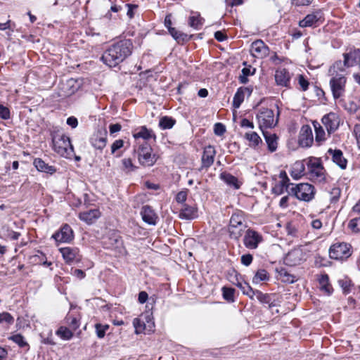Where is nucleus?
Instances as JSON below:
<instances>
[{"instance_id":"bf43d9fd","label":"nucleus","mask_w":360,"mask_h":360,"mask_svg":"<svg viewBox=\"0 0 360 360\" xmlns=\"http://www.w3.org/2000/svg\"><path fill=\"white\" fill-rule=\"evenodd\" d=\"M0 118L7 120L11 118V112L8 108L0 104Z\"/></svg>"},{"instance_id":"1a4fd4ad","label":"nucleus","mask_w":360,"mask_h":360,"mask_svg":"<svg viewBox=\"0 0 360 360\" xmlns=\"http://www.w3.org/2000/svg\"><path fill=\"white\" fill-rule=\"evenodd\" d=\"M307 259V252L302 247H298L290 250L284 258L286 265L294 266L300 264Z\"/></svg>"},{"instance_id":"774afa93","label":"nucleus","mask_w":360,"mask_h":360,"mask_svg":"<svg viewBox=\"0 0 360 360\" xmlns=\"http://www.w3.org/2000/svg\"><path fill=\"white\" fill-rule=\"evenodd\" d=\"M122 126L121 124L116 123V124H111L109 126V131L111 134L118 132L121 130Z\"/></svg>"},{"instance_id":"6e6d98bb","label":"nucleus","mask_w":360,"mask_h":360,"mask_svg":"<svg viewBox=\"0 0 360 360\" xmlns=\"http://www.w3.org/2000/svg\"><path fill=\"white\" fill-rule=\"evenodd\" d=\"M96 332L98 338H103L105 336V331L108 329V325H102L100 323H97L95 326Z\"/></svg>"},{"instance_id":"c756f323","label":"nucleus","mask_w":360,"mask_h":360,"mask_svg":"<svg viewBox=\"0 0 360 360\" xmlns=\"http://www.w3.org/2000/svg\"><path fill=\"white\" fill-rule=\"evenodd\" d=\"M33 164L37 169L39 172H43L51 174L56 172V169L53 166L49 165L40 158H36L34 160Z\"/></svg>"},{"instance_id":"9d476101","label":"nucleus","mask_w":360,"mask_h":360,"mask_svg":"<svg viewBox=\"0 0 360 360\" xmlns=\"http://www.w3.org/2000/svg\"><path fill=\"white\" fill-rule=\"evenodd\" d=\"M262 240V236L259 232L250 228L245 231L243 237V244L248 249H257Z\"/></svg>"},{"instance_id":"5701e85b","label":"nucleus","mask_w":360,"mask_h":360,"mask_svg":"<svg viewBox=\"0 0 360 360\" xmlns=\"http://www.w3.org/2000/svg\"><path fill=\"white\" fill-rule=\"evenodd\" d=\"M133 137L137 141L139 139H143V141L155 138V135L153 130L148 129L146 126H141L134 130L133 132Z\"/></svg>"},{"instance_id":"a18cd8bd","label":"nucleus","mask_w":360,"mask_h":360,"mask_svg":"<svg viewBox=\"0 0 360 360\" xmlns=\"http://www.w3.org/2000/svg\"><path fill=\"white\" fill-rule=\"evenodd\" d=\"M269 278V276L267 271L264 269H259L256 272L255 276L253 277L252 283L257 284L261 281H267Z\"/></svg>"},{"instance_id":"ea45409f","label":"nucleus","mask_w":360,"mask_h":360,"mask_svg":"<svg viewBox=\"0 0 360 360\" xmlns=\"http://www.w3.org/2000/svg\"><path fill=\"white\" fill-rule=\"evenodd\" d=\"M56 335L65 340H70L73 336L72 330L65 326H60L56 331Z\"/></svg>"},{"instance_id":"603ef678","label":"nucleus","mask_w":360,"mask_h":360,"mask_svg":"<svg viewBox=\"0 0 360 360\" xmlns=\"http://www.w3.org/2000/svg\"><path fill=\"white\" fill-rule=\"evenodd\" d=\"M223 292V297L229 301V302H233L234 301V292L235 290L231 288H226L224 287L222 288Z\"/></svg>"},{"instance_id":"69168bd1","label":"nucleus","mask_w":360,"mask_h":360,"mask_svg":"<svg viewBox=\"0 0 360 360\" xmlns=\"http://www.w3.org/2000/svg\"><path fill=\"white\" fill-rule=\"evenodd\" d=\"M187 192L181 191L179 192L176 196V200L179 203H183L186 200Z\"/></svg>"},{"instance_id":"4468645a","label":"nucleus","mask_w":360,"mask_h":360,"mask_svg":"<svg viewBox=\"0 0 360 360\" xmlns=\"http://www.w3.org/2000/svg\"><path fill=\"white\" fill-rule=\"evenodd\" d=\"M323 22V13L320 11H315L305 16V18L299 22L301 27H316Z\"/></svg>"},{"instance_id":"f3484780","label":"nucleus","mask_w":360,"mask_h":360,"mask_svg":"<svg viewBox=\"0 0 360 360\" xmlns=\"http://www.w3.org/2000/svg\"><path fill=\"white\" fill-rule=\"evenodd\" d=\"M165 26L167 28L169 33L178 42L181 43L188 39V35L173 27L172 22V14L166 15L164 22Z\"/></svg>"},{"instance_id":"473e14b6","label":"nucleus","mask_w":360,"mask_h":360,"mask_svg":"<svg viewBox=\"0 0 360 360\" xmlns=\"http://www.w3.org/2000/svg\"><path fill=\"white\" fill-rule=\"evenodd\" d=\"M105 244L108 248L120 249L122 248V240L119 235L113 233L108 238Z\"/></svg>"},{"instance_id":"58836bf2","label":"nucleus","mask_w":360,"mask_h":360,"mask_svg":"<svg viewBox=\"0 0 360 360\" xmlns=\"http://www.w3.org/2000/svg\"><path fill=\"white\" fill-rule=\"evenodd\" d=\"M313 124H314L315 134H316V137H315L316 141L318 143H321V142L325 141L326 140V133H325V131L323 129V127L317 122H314Z\"/></svg>"},{"instance_id":"a19ab883","label":"nucleus","mask_w":360,"mask_h":360,"mask_svg":"<svg viewBox=\"0 0 360 360\" xmlns=\"http://www.w3.org/2000/svg\"><path fill=\"white\" fill-rule=\"evenodd\" d=\"M176 120L167 116H164L160 118L159 126L162 129H169L173 127L175 124Z\"/></svg>"},{"instance_id":"72a5a7b5","label":"nucleus","mask_w":360,"mask_h":360,"mask_svg":"<svg viewBox=\"0 0 360 360\" xmlns=\"http://www.w3.org/2000/svg\"><path fill=\"white\" fill-rule=\"evenodd\" d=\"M320 288L327 295H330L333 292V288L329 283V278L328 275H322L319 278Z\"/></svg>"},{"instance_id":"20e7f679","label":"nucleus","mask_w":360,"mask_h":360,"mask_svg":"<svg viewBox=\"0 0 360 360\" xmlns=\"http://www.w3.org/2000/svg\"><path fill=\"white\" fill-rule=\"evenodd\" d=\"M329 74L331 77L330 79V87L334 99L337 100L343 96L345 92V86L347 79L345 72H341L336 69L332 71V66L329 69Z\"/></svg>"},{"instance_id":"0e129e2a","label":"nucleus","mask_w":360,"mask_h":360,"mask_svg":"<svg viewBox=\"0 0 360 360\" xmlns=\"http://www.w3.org/2000/svg\"><path fill=\"white\" fill-rule=\"evenodd\" d=\"M241 263L248 266H249L253 259L252 255L251 254H245L241 256Z\"/></svg>"},{"instance_id":"412c9836","label":"nucleus","mask_w":360,"mask_h":360,"mask_svg":"<svg viewBox=\"0 0 360 360\" xmlns=\"http://www.w3.org/2000/svg\"><path fill=\"white\" fill-rule=\"evenodd\" d=\"M91 144L98 150L103 149L107 143V131H98L94 133L90 139Z\"/></svg>"},{"instance_id":"c85d7f7f","label":"nucleus","mask_w":360,"mask_h":360,"mask_svg":"<svg viewBox=\"0 0 360 360\" xmlns=\"http://www.w3.org/2000/svg\"><path fill=\"white\" fill-rule=\"evenodd\" d=\"M100 216V212L98 210H90L86 212H81L79 215L82 221L86 222L89 224L94 223Z\"/></svg>"},{"instance_id":"39448f33","label":"nucleus","mask_w":360,"mask_h":360,"mask_svg":"<svg viewBox=\"0 0 360 360\" xmlns=\"http://www.w3.org/2000/svg\"><path fill=\"white\" fill-rule=\"evenodd\" d=\"M309 178L316 182L325 179V169L319 158L310 157L304 160Z\"/></svg>"},{"instance_id":"2eb2a0df","label":"nucleus","mask_w":360,"mask_h":360,"mask_svg":"<svg viewBox=\"0 0 360 360\" xmlns=\"http://www.w3.org/2000/svg\"><path fill=\"white\" fill-rule=\"evenodd\" d=\"M52 238L56 243H70L74 238L73 231L68 224H65L52 236Z\"/></svg>"},{"instance_id":"f03ea898","label":"nucleus","mask_w":360,"mask_h":360,"mask_svg":"<svg viewBox=\"0 0 360 360\" xmlns=\"http://www.w3.org/2000/svg\"><path fill=\"white\" fill-rule=\"evenodd\" d=\"M51 136L53 150L61 157L71 158L74 155V148L70 139L58 129L52 130Z\"/></svg>"},{"instance_id":"79ce46f5","label":"nucleus","mask_w":360,"mask_h":360,"mask_svg":"<svg viewBox=\"0 0 360 360\" xmlns=\"http://www.w3.org/2000/svg\"><path fill=\"white\" fill-rule=\"evenodd\" d=\"M144 320L141 319L140 317L136 318L133 320V326L135 328L136 333L139 334L143 331H148V326H146Z\"/></svg>"},{"instance_id":"ddd939ff","label":"nucleus","mask_w":360,"mask_h":360,"mask_svg":"<svg viewBox=\"0 0 360 360\" xmlns=\"http://www.w3.org/2000/svg\"><path fill=\"white\" fill-rule=\"evenodd\" d=\"M278 177L280 180L272 188V193L277 195L283 194L285 191L288 193L292 184L289 183L290 179L285 171H281Z\"/></svg>"},{"instance_id":"f704fd0d","label":"nucleus","mask_w":360,"mask_h":360,"mask_svg":"<svg viewBox=\"0 0 360 360\" xmlns=\"http://www.w3.org/2000/svg\"><path fill=\"white\" fill-rule=\"evenodd\" d=\"M245 138L249 141V146L250 147H256L260 143H262L261 138L255 131L246 132L245 134Z\"/></svg>"},{"instance_id":"13d9d810","label":"nucleus","mask_w":360,"mask_h":360,"mask_svg":"<svg viewBox=\"0 0 360 360\" xmlns=\"http://www.w3.org/2000/svg\"><path fill=\"white\" fill-rule=\"evenodd\" d=\"M4 322L8 325L13 324L14 318L8 312L1 313L0 314V323Z\"/></svg>"},{"instance_id":"b1692460","label":"nucleus","mask_w":360,"mask_h":360,"mask_svg":"<svg viewBox=\"0 0 360 360\" xmlns=\"http://www.w3.org/2000/svg\"><path fill=\"white\" fill-rule=\"evenodd\" d=\"M141 214L143 220L150 224V225H155L156 224V219H158V217L153 210L148 205H144L143 206Z\"/></svg>"},{"instance_id":"aec40b11","label":"nucleus","mask_w":360,"mask_h":360,"mask_svg":"<svg viewBox=\"0 0 360 360\" xmlns=\"http://www.w3.org/2000/svg\"><path fill=\"white\" fill-rule=\"evenodd\" d=\"M314 141L311 128L309 125H304L300 130L299 143L303 147L311 146Z\"/></svg>"},{"instance_id":"0eeeda50","label":"nucleus","mask_w":360,"mask_h":360,"mask_svg":"<svg viewBox=\"0 0 360 360\" xmlns=\"http://www.w3.org/2000/svg\"><path fill=\"white\" fill-rule=\"evenodd\" d=\"M360 57L359 49H350L343 53L344 60L336 61L332 66V71L339 70L341 72H346V68L354 67L358 64Z\"/></svg>"},{"instance_id":"cd10ccee","label":"nucleus","mask_w":360,"mask_h":360,"mask_svg":"<svg viewBox=\"0 0 360 360\" xmlns=\"http://www.w3.org/2000/svg\"><path fill=\"white\" fill-rule=\"evenodd\" d=\"M198 217V209L195 207L184 205L179 213V217L185 219H193Z\"/></svg>"},{"instance_id":"e2e57ef3","label":"nucleus","mask_w":360,"mask_h":360,"mask_svg":"<svg viewBox=\"0 0 360 360\" xmlns=\"http://www.w3.org/2000/svg\"><path fill=\"white\" fill-rule=\"evenodd\" d=\"M214 131L216 135L221 136L226 131L225 126L221 123H216L214 127Z\"/></svg>"},{"instance_id":"49530a36","label":"nucleus","mask_w":360,"mask_h":360,"mask_svg":"<svg viewBox=\"0 0 360 360\" xmlns=\"http://www.w3.org/2000/svg\"><path fill=\"white\" fill-rule=\"evenodd\" d=\"M279 275L281 281L285 283H293L297 281L294 275L289 274L286 270L283 269L279 271Z\"/></svg>"},{"instance_id":"052dcab7","label":"nucleus","mask_w":360,"mask_h":360,"mask_svg":"<svg viewBox=\"0 0 360 360\" xmlns=\"http://www.w3.org/2000/svg\"><path fill=\"white\" fill-rule=\"evenodd\" d=\"M122 162L124 169L128 172L134 171L136 169V167L134 165L130 158H124Z\"/></svg>"},{"instance_id":"7ed1b4c3","label":"nucleus","mask_w":360,"mask_h":360,"mask_svg":"<svg viewBox=\"0 0 360 360\" xmlns=\"http://www.w3.org/2000/svg\"><path fill=\"white\" fill-rule=\"evenodd\" d=\"M134 152L137 155L139 162L143 167H151L158 160V156L147 141H136Z\"/></svg>"},{"instance_id":"a211bd4d","label":"nucleus","mask_w":360,"mask_h":360,"mask_svg":"<svg viewBox=\"0 0 360 360\" xmlns=\"http://www.w3.org/2000/svg\"><path fill=\"white\" fill-rule=\"evenodd\" d=\"M63 258L67 264H71L74 262H79L81 259L79 250L77 248L65 247L59 249Z\"/></svg>"},{"instance_id":"bb28decb","label":"nucleus","mask_w":360,"mask_h":360,"mask_svg":"<svg viewBox=\"0 0 360 360\" xmlns=\"http://www.w3.org/2000/svg\"><path fill=\"white\" fill-rule=\"evenodd\" d=\"M265 141L267 144L268 150L273 153L276 150L278 147V136L275 134L262 131Z\"/></svg>"},{"instance_id":"dca6fc26","label":"nucleus","mask_w":360,"mask_h":360,"mask_svg":"<svg viewBox=\"0 0 360 360\" xmlns=\"http://www.w3.org/2000/svg\"><path fill=\"white\" fill-rule=\"evenodd\" d=\"M250 52L255 58H264L269 55V49L262 40L257 39L252 43Z\"/></svg>"},{"instance_id":"c9c22d12","label":"nucleus","mask_w":360,"mask_h":360,"mask_svg":"<svg viewBox=\"0 0 360 360\" xmlns=\"http://www.w3.org/2000/svg\"><path fill=\"white\" fill-rule=\"evenodd\" d=\"M248 90V89L247 88H245V89H243L242 88L238 89V91L234 95L233 100V106L235 108H238L241 103L243 102L245 98L244 91Z\"/></svg>"},{"instance_id":"338daca9","label":"nucleus","mask_w":360,"mask_h":360,"mask_svg":"<svg viewBox=\"0 0 360 360\" xmlns=\"http://www.w3.org/2000/svg\"><path fill=\"white\" fill-rule=\"evenodd\" d=\"M359 107L357 104H356L354 102H349L348 104L346 105L345 109L349 112V113H355Z\"/></svg>"},{"instance_id":"8fccbe9b","label":"nucleus","mask_w":360,"mask_h":360,"mask_svg":"<svg viewBox=\"0 0 360 360\" xmlns=\"http://www.w3.org/2000/svg\"><path fill=\"white\" fill-rule=\"evenodd\" d=\"M254 297H255L261 303L270 304V296L267 294L262 292L259 290H255Z\"/></svg>"},{"instance_id":"5fc2aeb1","label":"nucleus","mask_w":360,"mask_h":360,"mask_svg":"<svg viewBox=\"0 0 360 360\" xmlns=\"http://www.w3.org/2000/svg\"><path fill=\"white\" fill-rule=\"evenodd\" d=\"M11 340L18 345L20 347L27 346V343L25 342L24 337L20 334H16L10 338Z\"/></svg>"},{"instance_id":"c03bdc74","label":"nucleus","mask_w":360,"mask_h":360,"mask_svg":"<svg viewBox=\"0 0 360 360\" xmlns=\"http://www.w3.org/2000/svg\"><path fill=\"white\" fill-rule=\"evenodd\" d=\"M203 21L200 15H193L189 18L188 25L195 30H200L203 25Z\"/></svg>"},{"instance_id":"37998d69","label":"nucleus","mask_w":360,"mask_h":360,"mask_svg":"<svg viewBox=\"0 0 360 360\" xmlns=\"http://www.w3.org/2000/svg\"><path fill=\"white\" fill-rule=\"evenodd\" d=\"M141 319L144 320L146 326H148V331L153 330L155 327V323L153 321V313L150 311H146V313L142 314L140 316Z\"/></svg>"},{"instance_id":"4c0bfd02","label":"nucleus","mask_w":360,"mask_h":360,"mask_svg":"<svg viewBox=\"0 0 360 360\" xmlns=\"http://www.w3.org/2000/svg\"><path fill=\"white\" fill-rule=\"evenodd\" d=\"M247 227H240L238 226H229V232L230 237L235 240H238L243 233H245Z\"/></svg>"},{"instance_id":"4d7b16f0","label":"nucleus","mask_w":360,"mask_h":360,"mask_svg":"<svg viewBox=\"0 0 360 360\" xmlns=\"http://www.w3.org/2000/svg\"><path fill=\"white\" fill-rule=\"evenodd\" d=\"M124 141L122 139L115 140L110 146L111 154H115L117 150L124 146Z\"/></svg>"},{"instance_id":"423d86ee","label":"nucleus","mask_w":360,"mask_h":360,"mask_svg":"<svg viewBox=\"0 0 360 360\" xmlns=\"http://www.w3.org/2000/svg\"><path fill=\"white\" fill-rule=\"evenodd\" d=\"M288 194L295 196L300 200L309 202L314 198L315 188L311 184L307 183L292 184Z\"/></svg>"},{"instance_id":"6ab92c4d","label":"nucleus","mask_w":360,"mask_h":360,"mask_svg":"<svg viewBox=\"0 0 360 360\" xmlns=\"http://www.w3.org/2000/svg\"><path fill=\"white\" fill-rule=\"evenodd\" d=\"M215 155L216 150L214 146L209 145L204 148L201 158V169H207L212 165Z\"/></svg>"},{"instance_id":"e433bc0d","label":"nucleus","mask_w":360,"mask_h":360,"mask_svg":"<svg viewBox=\"0 0 360 360\" xmlns=\"http://www.w3.org/2000/svg\"><path fill=\"white\" fill-rule=\"evenodd\" d=\"M1 231L6 238L13 240H18L21 236L20 232L12 230L8 226H4Z\"/></svg>"},{"instance_id":"f257e3e1","label":"nucleus","mask_w":360,"mask_h":360,"mask_svg":"<svg viewBox=\"0 0 360 360\" xmlns=\"http://www.w3.org/2000/svg\"><path fill=\"white\" fill-rule=\"evenodd\" d=\"M133 44L130 39H122L111 44L103 53L101 60L109 67H115L131 54Z\"/></svg>"},{"instance_id":"09e8293b","label":"nucleus","mask_w":360,"mask_h":360,"mask_svg":"<svg viewBox=\"0 0 360 360\" xmlns=\"http://www.w3.org/2000/svg\"><path fill=\"white\" fill-rule=\"evenodd\" d=\"M340 286L342 288L345 294H348L351 292L352 287V282L349 279L345 278L338 281Z\"/></svg>"},{"instance_id":"de8ad7c7","label":"nucleus","mask_w":360,"mask_h":360,"mask_svg":"<svg viewBox=\"0 0 360 360\" xmlns=\"http://www.w3.org/2000/svg\"><path fill=\"white\" fill-rule=\"evenodd\" d=\"M236 285L241 289L243 294L248 295L250 298L253 299L255 290H253L248 283H242L238 282Z\"/></svg>"},{"instance_id":"864d4df0","label":"nucleus","mask_w":360,"mask_h":360,"mask_svg":"<svg viewBox=\"0 0 360 360\" xmlns=\"http://www.w3.org/2000/svg\"><path fill=\"white\" fill-rule=\"evenodd\" d=\"M66 321L70 329L72 330H77L79 327V320L76 317L72 316H67Z\"/></svg>"},{"instance_id":"7c9ffc66","label":"nucleus","mask_w":360,"mask_h":360,"mask_svg":"<svg viewBox=\"0 0 360 360\" xmlns=\"http://www.w3.org/2000/svg\"><path fill=\"white\" fill-rule=\"evenodd\" d=\"M220 179L227 185L233 187L235 189H238L240 186V184L239 183L238 179L229 173L222 172L220 174Z\"/></svg>"},{"instance_id":"3c124183","label":"nucleus","mask_w":360,"mask_h":360,"mask_svg":"<svg viewBox=\"0 0 360 360\" xmlns=\"http://www.w3.org/2000/svg\"><path fill=\"white\" fill-rule=\"evenodd\" d=\"M348 228L353 233L360 232V217L351 219L348 224Z\"/></svg>"},{"instance_id":"2f4dec72","label":"nucleus","mask_w":360,"mask_h":360,"mask_svg":"<svg viewBox=\"0 0 360 360\" xmlns=\"http://www.w3.org/2000/svg\"><path fill=\"white\" fill-rule=\"evenodd\" d=\"M305 165L306 164L304 160L303 161H297L295 162L292 168V176L296 179H299L304 176L306 174Z\"/></svg>"},{"instance_id":"6e6552de","label":"nucleus","mask_w":360,"mask_h":360,"mask_svg":"<svg viewBox=\"0 0 360 360\" xmlns=\"http://www.w3.org/2000/svg\"><path fill=\"white\" fill-rule=\"evenodd\" d=\"M256 117L259 127L262 131H264L265 129L275 127L278 122V117L275 118L274 111L269 108H261Z\"/></svg>"},{"instance_id":"a878e982","label":"nucleus","mask_w":360,"mask_h":360,"mask_svg":"<svg viewBox=\"0 0 360 360\" xmlns=\"http://www.w3.org/2000/svg\"><path fill=\"white\" fill-rule=\"evenodd\" d=\"M328 153L332 155L333 161L341 169H345L347 161L343 157L342 152L340 150L329 149Z\"/></svg>"},{"instance_id":"393cba45","label":"nucleus","mask_w":360,"mask_h":360,"mask_svg":"<svg viewBox=\"0 0 360 360\" xmlns=\"http://www.w3.org/2000/svg\"><path fill=\"white\" fill-rule=\"evenodd\" d=\"M229 226L248 227L243 212L237 210L231 215Z\"/></svg>"},{"instance_id":"680f3d73","label":"nucleus","mask_w":360,"mask_h":360,"mask_svg":"<svg viewBox=\"0 0 360 360\" xmlns=\"http://www.w3.org/2000/svg\"><path fill=\"white\" fill-rule=\"evenodd\" d=\"M297 81L302 91L307 90L309 83L302 75H299L297 76Z\"/></svg>"},{"instance_id":"9b49d317","label":"nucleus","mask_w":360,"mask_h":360,"mask_svg":"<svg viewBox=\"0 0 360 360\" xmlns=\"http://www.w3.org/2000/svg\"><path fill=\"white\" fill-rule=\"evenodd\" d=\"M329 255L333 259H342L351 255L350 246L345 243H335L329 250Z\"/></svg>"},{"instance_id":"4be33fe9","label":"nucleus","mask_w":360,"mask_h":360,"mask_svg":"<svg viewBox=\"0 0 360 360\" xmlns=\"http://www.w3.org/2000/svg\"><path fill=\"white\" fill-rule=\"evenodd\" d=\"M291 76L285 68L278 69L275 72V80L278 85L289 87Z\"/></svg>"},{"instance_id":"f8f14e48","label":"nucleus","mask_w":360,"mask_h":360,"mask_svg":"<svg viewBox=\"0 0 360 360\" xmlns=\"http://www.w3.org/2000/svg\"><path fill=\"white\" fill-rule=\"evenodd\" d=\"M322 123L326 128L328 134H332L338 129L340 125V119L339 115L333 112L325 115L322 117Z\"/></svg>"}]
</instances>
